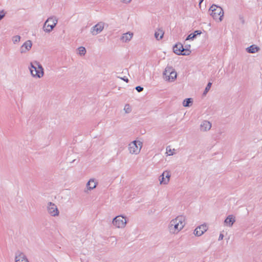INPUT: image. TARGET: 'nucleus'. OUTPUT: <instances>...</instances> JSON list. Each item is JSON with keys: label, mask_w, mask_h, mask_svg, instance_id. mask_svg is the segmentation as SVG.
Wrapping results in <instances>:
<instances>
[{"label": "nucleus", "mask_w": 262, "mask_h": 262, "mask_svg": "<svg viewBox=\"0 0 262 262\" xmlns=\"http://www.w3.org/2000/svg\"><path fill=\"white\" fill-rule=\"evenodd\" d=\"M20 38H21V37L19 35H16V36H13L12 38V41H13V43L15 44V43L19 42L20 40Z\"/></svg>", "instance_id": "obj_25"}, {"label": "nucleus", "mask_w": 262, "mask_h": 262, "mask_svg": "<svg viewBox=\"0 0 262 262\" xmlns=\"http://www.w3.org/2000/svg\"><path fill=\"white\" fill-rule=\"evenodd\" d=\"M164 173L165 174V178L166 179H168L169 180L170 177V174L168 171H164Z\"/></svg>", "instance_id": "obj_28"}, {"label": "nucleus", "mask_w": 262, "mask_h": 262, "mask_svg": "<svg viewBox=\"0 0 262 262\" xmlns=\"http://www.w3.org/2000/svg\"><path fill=\"white\" fill-rule=\"evenodd\" d=\"M235 222V217L232 215H228L224 221V224L228 227H232Z\"/></svg>", "instance_id": "obj_15"}, {"label": "nucleus", "mask_w": 262, "mask_h": 262, "mask_svg": "<svg viewBox=\"0 0 262 262\" xmlns=\"http://www.w3.org/2000/svg\"><path fill=\"white\" fill-rule=\"evenodd\" d=\"M259 50V48L255 45H252L246 48V51L249 53H255Z\"/></svg>", "instance_id": "obj_17"}, {"label": "nucleus", "mask_w": 262, "mask_h": 262, "mask_svg": "<svg viewBox=\"0 0 262 262\" xmlns=\"http://www.w3.org/2000/svg\"><path fill=\"white\" fill-rule=\"evenodd\" d=\"M135 89L138 92H141L143 90V88L141 86H137L135 88Z\"/></svg>", "instance_id": "obj_29"}, {"label": "nucleus", "mask_w": 262, "mask_h": 262, "mask_svg": "<svg viewBox=\"0 0 262 262\" xmlns=\"http://www.w3.org/2000/svg\"><path fill=\"white\" fill-rule=\"evenodd\" d=\"M132 1V0H121V2L123 3H125V4H128L130 2Z\"/></svg>", "instance_id": "obj_30"}, {"label": "nucleus", "mask_w": 262, "mask_h": 262, "mask_svg": "<svg viewBox=\"0 0 262 262\" xmlns=\"http://www.w3.org/2000/svg\"><path fill=\"white\" fill-rule=\"evenodd\" d=\"M78 53L80 55H84L86 53V49L83 47H80L78 48Z\"/></svg>", "instance_id": "obj_24"}, {"label": "nucleus", "mask_w": 262, "mask_h": 262, "mask_svg": "<svg viewBox=\"0 0 262 262\" xmlns=\"http://www.w3.org/2000/svg\"><path fill=\"white\" fill-rule=\"evenodd\" d=\"M32 46V41L30 40H28L20 47L19 51L21 53H25L30 50Z\"/></svg>", "instance_id": "obj_11"}, {"label": "nucleus", "mask_w": 262, "mask_h": 262, "mask_svg": "<svg viewBox=\"0 0 262 262\" xmlns=\"http://www.w3.org/2000/svg\"><path fill=\"white\" fill-rule=\"evenodd\" d=\"M207 226L205 225H202L196 227L194 231V234L196 236H201L204 232L207 230Z\"/></svg>", "instance_id": "obj_13"}, {"label": "nucleus", "mask_w": 262, "mask_h": 262, "mask_svg": "<svg viewBox=\"0 0 262 262\" xmlns=\"http://www.w3.org/2000/svg\"><path fill=\"white\" fill-rule=\"evenodd\" d=\"M111 239H114L116 242V238L115 236H112L111 237Z\"/></svg>", "instance_id": "obj_34"}, {"label": "nucleus", "mask_w": 262, "mask_h": 262, "mask_svg": "<svg viewBox=\"0 0 262 262\" xmlns=\"http://www.w3.org/2000/svg\"><path fill=\"white\" fill-rule=\"evenodd\" d=\"M159 181H160V184H167L168 183L169 180L165 179V174L164 173V172L160 176V177H159Z\"/></svg>", "instance_id": "obj_23"}, {"label": "nucleus", "mask_w": 262, "mask_h": 262, "mask_svg": "<svg viewBox=\"0 0 262 262\" xmlns=\"http://www.w3.org/2000/svg\"><path fill=\"white\" fill-rule=\"evenodd\" d=\"M133 36V33L128 32L126 33H124L121 38V40L122 42H126L130 40Z\"/></svg>", "instance_id": "obj_16"}, {"label": "nucleus", "mask_w": 262, "mask_h": 262, "mask_svg": "<svg viewBox=\"0 0 262 262\" xmlns=\"http://www.w3.org/2000/svg\"><path fill=\"white\" fill-rule=\"evenodd\" d=\"M103 28L104 23L102 22H99L92 27L91 29V33L93 35H96L101 32Z\"/></svg>", "instance_id": "obj_9"}, {"label": "nucleus", "mask_w": 262, "mask_h": 262, "mask_svg": "<svg viewBox=\"0 0 262 262\" xmlns=\"http://www.w3.org/2000/svg\"><path fill=\"white\" fill-rule=\"evenodd\" d=\"M121 79H122L123 80H124V81L126 82H128V79L127 78H126V77H124L123 78H121Z\"/></svg>", "instance_id": "obj_33"}, {"label": "nucleus", "mask_w": 262, "mask_h": 262, "mask_svg": "<svg viewBox=\"0 0 262 262\" xmlns=\"http://www.w3.org/2000/svg\"><path fill=\"white\" fill-rule=\"evenodd\" d=\"M209 12L214 19L221 21L224 16V11L220 6L213 4L209 8Z\"/></svg>", "instance_id": "obj_3"}, {"label": "nucleus", "mask_w": 262, "mask_h": 262, "mask_svg": "<svg viewBox=\"0 0 262 262\" xmlns=\"http://www.w3.org/2000/svg\"><path fill=\"white\" fill-rule=\"evenodd\" d=\"M169 75V73H166L165 72V70L163 72V76L164 77V78H165V79L167 78V76Z\"/></svg>", "instance_id": "obj_31"}, {"label": "nucleus", "mask_w": 262, "mask_h": 262, "mask_svg": "<svg viewBox=\"0 0 262 262\" xmlns=\"http://www.w3.org/2000/svg\"><path fill=\"white\" fill-rule=\"evenodd\" d=\"M185 224V217L178 216L170 221L168 226L169 232L173 234L177 233L183 228Z\"/></svg>", "instance_id": "obj_1"}, {"label": "nucleus", "mask_w": 262, "mask_h": 262, "mask_svg": "<svg viewBox=\"0 0 262 262\" xmlns=\"http://www.w3.org/2000/svg\"><path fill=\"white\" fill-rule=\"evenodd\" d=\"M15 262H29L26 255L20 251H17L15 256Z\"/></svg>", "instance_id": "obj_10"}, {"label": "nucleus", "mask_w": 262, "mask_h": 262, "mask_svg": "<svg viewBox=\"0 0 262 262\" xmlns=\"http://www.w3.org/2000/svg\"><path fill=\"white\" fill-rule=\"evenodd\" d=\"M142 146V143L141 141L135 140L132 142L128 145V150L132 154H138L140 151Z\"/></svg>", "instance_id": "obj_5"}, {"label": "nucleus", "mask_w": 262, "mask_h": 262, "mask_svg": "<svg viewBox=\"0 0 262 262\" xmlns=\"http://www.w3.org/2000/svg\"><path fill=\"white\" fill-rule=\"evenodd\" d=\"M202 33L201 31L200 30H196L194 32L190 33L186 38V40L192 39L193 40L198 35H200Z\"/></svg>", "instance_id": "obj_18"}, {"label": "nucleus", "mask_w": 262, "mask_h": 262, "mask_svg": "<svg viewBox=\"0 0 262 262\" xmlns=\"http://www.w3.org/2000/svg\"><path fill=\"white\" fill-rule=\"evenodd\" d=\"M112 223L116 227L122 228L125 226L126 220L124 216L118 215L113 219Z\"/></svg>", "instance_id": "obj_6"}, {"label": "nucleus", "mask_w": 262, "mask_h": 262, "mask_svg": "<svg viewBox=\"0 0 262 262\" xmlns=\"http://www.w3.org/2000/svg\"><path fill=\"white\" fill-rule=\"evenodd\" d=\"M163 35L164 32L162 30H159L158 31H156L155 33V37L158 40L162 39L163 38Z\"/></svg>", "instance_id": "obj_21"}, {"label": "nucleus", "mask_w": 262, "mask_h": 262, "mask_svg": "<svg viewBox=\"0 0 262 262\" xmlns=\"http://www.w3.org/2000/svg\"><path fill=\"white\" fill-rule=\"evenodd\" d=\"M211 127V123L207 120H204L200 125L201 130L204 132L209 130Z\"/></svg>", "instance_id": "obj_14"}, {"label": "nucleus", "mask_w": 262, "mask_h": 262, "mask_svg": "<svg viewBox=\"0 0 262 262\" xmlns=\"http://www.w3.org/2000/svg\"><path fill=\"white\" fill-rule=\"evenodd\" d=\"M31 75L33 77L41 78L43 76V69L41 64L37 61H34L30 63L29 67Z\"/></svg>", "instance_id": "obj_2"}, {"label": "nucleus", "mask_w": 262, "mask_h": 262, "mask_svg": "<svg viewBox=\"0 0 262 262\" xmlns=\"http://www.w3.org/2000/svg\"><path fill=\"white\" fill-rule=\"evenodd\" d=\"M173 52L178 55H184V46L181 43H177L173 47Z\"/></svg>", "instance_id": "obj_12"}, {"label": "nucleus", "mask_w": 262, "mask_h": 262, "mask_svg": "<svg viewBox=\"0 0 262 262\" xmlns=\"http://www.w3.org/2000/svg\"><path fill=\"white\" fill-rule=\"evenodd\" d=\"M48 212L52 216H58L59 214V210L55 204L52 202L48 204Z\"/></svg>", "instance_id": "obj_8"}, {"label": "nucleus", "mask_w": 262, "mask_h": 262, "mask_svg": "<svg viewBox=\"0 0 262 262\" xmlns=\"http://www.w3.org/2000/svg\"><path fill=\"white\" fill-rule=\"evenodd\" d=\"M211 85H212V83L210 82H209L208 83L207 86H206L205 89L203 92V95H206L208 93V92L210 89Z\"/></svg>", "instance_id": "obj_26"}, {"label": "nucleus", "mask_w": 262, "mask_h": 262, "mask_svg": "<svg viewBox=\"0 0 262 262\" xmlns=\"http://www.w3.org/2000/svg\"><path fill=\"white\" fill-rule=\"evenodd\" d=\"M193 103V100L191 98H186L183 102V105L185 107H189L192 105Z\"/></svg>", "instance_id": "obj_20"}, {"label": "nucleus", "mask_w": 262, "mask_h": 262, "mask_svg": "<svg viewBox=\"0 0 262 262\" xmlns=\"http://www.w3.org/2000/svg\"><path fill=\"white\" fill-rule=\"evenodd\" d=\"M124 110L125 113H129L132 111V110L129 106V105L128 104H125Z\"/></svg>", "instance_id": "obj_27"}, {"label": "nucleus", "mask_w": 262, "mask_h": 262, "mask_svg": "<svg viewBox=\"0 0 262 262\" xmlns=\"http://www.w3.org/2000/svg\"><path fill=\"white\" fill-rule=\"evenodd\" d=\"M97 183L94 181V179H91L86 184L88 189L89 190H92L96 187Z\"/></svg>", "instance_id": "obj_19"}, {"label": "nucleus", "mask_w": 262, "mask_h": 262, "mask_svg": "<svg viewBox=\"0 0 262 262\" xmlns=\"http://www.w3.org/2000/svg\"><path fill=\"white\" fill-rule=\"evenodd\" d=\"M223 237H224L223 234L220 233V234L219 235V241L222 240L223 239Z\"/></svg>", "instance_id": "obj_32"}, {"label": "nucleus", "mask_w": 262, "mask_h": 262, "mask_svg": "<svg viewBox=\"0 0 262 262\" xmlns=\"http://www.w3.org/2000/svg\"><path fill=\"white\" fill-rule=\"evenodd\" d=\"M190 45H186L185 47H184V55L187 56L190 55Z\"/></svg>", "instance_id": "obj_22"}, {"label": "nucleus", "mask_w": 262, "mask_h": 262, "mask_svg": "<svg viewBox=\"0 0 262 262\" xmlns=\"http://www.w3.org/2000/svg\"><path fill=\"white\" fill-rule=\"evenodd\" d=\"M57 23V19L55 17L48 18L44 23L43 29L46 32H50L53 30Z\"/></svg>", "instance_id": "obj_4"}, {"label": "nucleus", "mask_w": 262, "mask_h": 262, "mask_svg": "<svg viewBox=\"0 0 262 262\" xmlns=\"http://www.w3.org/2000/svg\"><path fill=\"white\" fill-rule=\"evenodd\" d=\"M204 1V0H199V5L201 6V3Z\"/></svg>", "instance_id": "obj_35"}, {"label": "nucleus", "mask_w": 262, "mask_h": 262, "mask_svg": "<svg viewBox=\"0 0 262 262\" xmlns=\"http://www.w3.org/2000/svg\"><path fill=\"white\" fill-rule=\"evenodd\" d=\"M165 72L169 73V75L167 76V78L166 79V80L169 82L174 81L177 76V72L174 71V70L172 69V67H167L165 68Z\"/></svg>", "instance_id": "obj_7"}]
</instances>
